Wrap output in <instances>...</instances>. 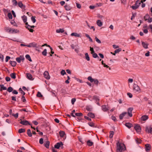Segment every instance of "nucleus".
I'll list each match as a JSON object with an SVG mask.
<instances>
[{"label": "nucleus", "instance_id": "nucleus-1", "mask_svg": "<svg viewBox=\"0 0 152 152\" xmlns=\"http://www.w3.org/2000/svg\"><path fill=\"white\" fill-rule=\"evenodd\" d=\"M117 150L119 152H122L126 150L125 145L123 143H120L119 141L117 143Z\"/></svg>", "mask_w": 152, "mask_h": 152}, {"label": "nucleus", "instance_id": "nucleus-2", "mask_svg": "<svg viewBox=\"0 0 152 152\" xmlns=\"http://www.w3.org/2000/svg\"><path fill=\"white\" fill-rule=\"evenodd\" d=\"M133 91L134 92L138 93L140 92V89L137 85L134 84L133 85Z\"/></svg>", "mask_w": 152, "mask_h": 152}, {"label": "nucleus", "instance_id": "nucleus-3", "mask_svg": "<svg viewBox=\"0 0 152 152\" xmlns=\"http://www.w3.org/2000/svg\"><path fill=\"white\" fill-rule=\"evenodd\" d=\"M88 80L90 81L91 83L94 82V83L96 85V86L98 85L99 83V81L96 79H93L91 77L89 76L88 78Z\"/></svg>", "mask_w": 152, "mask_h": 152}, {"label": "nucleus", "instance_id": "nucleus-4", "mask_svg": "<svg viewBox=\"0 0 152 152\" xmlns=\"http://www.w3.org/2000/svg\"><path fill=\"white\" fill-rule=\"evenodd\" d=\"M20 120L21 121L20 122V123L21 124L24 125H29L31 126V128H32L34 129V130H35V129L34 127H33V126H32V124H30L28 121L25 120L22 121L21 119H20Z\"/></svg>", "mask_w": 152, "mask_h": 152}, {"label": "nucleus", "instance_id": "nucleus-5", "mask_svg": "<svg viewBox=\"0 0 152 152\" xmlns=\"http://www.w3.org/2000/svg\"><path fill=\"white\" fill-rule=\"evenodd\" d=\"M26 28H27L30 32H33L34 31V30L32 28H34L35 26H30L28 24V23H26Z\"/></svg>", "mask_w": 152, "mask_h": 152}, {"label": "nucleus", "instance_id": "nucleus-6", "mask_svg": "<svg viewBox=\"0 0 152 152\" xmlns=\"http://www.w3.org/2000/svg\"><path fill=\"white\" fill-rule=\"evenodd\" d=\"M140 4V2L139 1H136L134 5L132 6L131 7L133 10H136L139 7Z\"/></svg>", "mask_w": 152, "mask_h": 152}, {"label": "nucleus", "instance_id": "nucleus-7", "mask_svg": "<svg viewBox=\"0 0 152 152\" xmlns=\"http://www.w3.org/2000/svg\"><path fill=\"white\" fill-rule=\"evenodd\" d=\"M145 131L148 133H151L152 134V127L151 126H147L146 127Z\"/></svg>", "mask_w": 152, "mask_h": 152}, {"label": "nucleus", "instance_id": "nucleus-8", "mask_svg": "<svg viewBox=\"0 0 152 152\" xmlns=\"http://www.w3.org/2000/svg\"><path fill=\"white\" fill-rule=\"evenodd\" d=\"M133 108L132 107H129L127 109V112H126L128 115L132 117V111H133Z\"/></svg>", "mask_w": 152, "mask_h": 152}, {"label": "nucleus", "instance_id": "nucleus-9", "mask_svg": "<svg viewBox=\"0 0 152 152\" xmlns=\"http://www.w3.org/2000/svg\"><path fill=\"white\" fill-rule=\"evenodd\" d=\"M134 129L136 130L137 132L140 134L141 131V128L140 126L138 125H136L134 127Z\"/></svg>", "mask_w": 152, "mask_h": 152}, {"label": "nucleus", "instance_id": "nucleus-10", "mask_svg": "<svg viewBox=\"0 0 152 152\" xmlns=\"http://www.w3.org/2000/svg\"><path fill=\"white\" fill-rule=\"evenodd\" d=\"M19 30H18L17 29L10 28V33L15 34L17 33H19Z\"/></svg>", "mask_w": 152, "mask_h": 152}, {"label": "nucleus", "instance_id": "nucleus-11", "mask_svg": "<svg viewBox=\"0 0 152 152\" xmlns=\"http://www.w3.org/2000/svg\"><path fill=\"white\" fill-rule=\"evenodd\" d=\"M44 75L45 77L47 80L50 79V76H49L48 72L47 71H45L44 73Z\"/></svg>", "mask_w": 152, "mask_h": 152}, {"label": "nucleus", "instance_id": "nucleus-12", "mask_svg": "<svg viewBox=\"0 0 152 152\" xmlns=\"http://www.w3.org/2000/svg\"><path fill=\"white\" fill-rule=\"evenodd\" d=\"M63 144L62 142H59L57 143L54 146V148H55L58 149L61 147V146H62Z\"/></svg>", "mask_w": 152, "mask_h": 152}, {"label": "nucleus", "instance_id": "nucleus-13", "mask_svg": "<svg viewBox=\"0 0 152 152\" xmlns=\"http://www.w3.org/2000/svg\"><path fill=\"white\" fill-rule=\"evenodd\" d=\"M151 148V145H150L147 144L145 145V151L147 152H148L150 151Z\"/></svg>", "mask_w": 152, "mask_h": 152}, {"label": "nucleus", "instance_id": "nucleus-14", "mask_svg": "<svg viewBox=\"0 0 152 152\" xmlns=\"http://www.w3.org/2000/svg\"><path fill=\"white\" fill-rule=\"evenodd\" d=\"M142 45L145 49H146L148 48V43L142 41Z\"/></svg>", "mask_w": 152, "mask_h": 152}, {"label": "nucleus", "instance_id": "nucleus-15", "mask_svg": "<svg viewBox=\"0 0 152 152\" xmlns=\"http://www.w3.org/2000/svg\"><path fill=\"white\" fill-rule=\"evenodd\" d=\"M26 76L28 79L29 80H34V78H33L32 75L31 74L27 73L26 74Z\"/></svg>", "mask_w": 152, "mask_h": 152}, {"label": "nucleus", "instance_id": "nucleus-16", "mask_svg": "<svg viewBox=\"0 0 152 152\" xmlns=\"http://www.w3.org/2000/svg\"><path fill=\"white\" fill-rule=\"evenodd\" d=\"M37 45V44L34 42H32L30 43L29 45H27V47H36Z\"/></svg>", "mask_w": 152, "mask_h": 152}, {"label": "nucleus", "instance_id": "nucleus-17", "mask_svg": "<svg viewBox=\"0 0 152 152\" xmlns=\"http://www.w3.org/2000/svg\"><path fill=\"white\" fill-rule=\"evenodd\" d=\"M102 109L104 111H107L109 109L108 107L105 105L102 106Z\"/></svg>", "mask_w": 152, "mask_h": 152}, {"label": "nucleus", "instance_id": "nucleus-18", "mask_svg": "<svg viewBox=\"0 0 152 152\" xmlns=\"http://www.w3.org/2000/svg\"><path fill=\"white\" fill-rule=\"evenodd\" d=\"M148 118V116L146 115H144L142 116L141 119L142 121H145L147 120Z\"/></svg>", "mask_w": 152, "mask_h": 152}, {"label": "nucleus", "instance_id": "nucleus-19", "mask_svg": "<svg viewBox=\"0 0 152 152\" xmlns=\"http://www.w3.org/2000/svg\"><path fill=\"white\" fill-rule=\"evenodd\" d=\"M127 114V113L126 112H124L123 113L120 115L119 118L120 119H122L124 117V116L126 114Z\"/></svg>", "mask_w": 152, "mask_h": 152}, {"label": "nucleus", "instance_id": "nucleus-20", "mask_svg": "<svg viewBox=\"0 0 152 152\" xmlns=\"http://www.w3.org/2000/svg\"><path fill=\"white\" fill-rule=\"evenodd\" d=\"M64 8L67 11H69L72 9V7H70L69 5L67 4L65 5Z\"/></svg>", "mask_w": 152, "mask_h": 152}, {"label": "nucleus", "instance_id": "nucleus-21", "mask_svg": "<svg viewBox=\"0 0 152 152\" xmlns=\"http://www.w3.org/2000/svg\"><path fill=\"white\" fill-rule=\"evenodd\" d=\"M21 18L24 23H26L27 21V17L26 16L24 15L21 17Z\"/></svg>", "mask_w": 152, "mask_h": 152}, {"label": "nucleus", "instance_id": "nucleus-22", "mask_svg": "<svg viewBox=\"0 0 152 152\" xmlns=\"http://www.w3.org/2000/svg\"><path fill=\"white\" fill-rule=\"evenodd\" d=\"M3 11L5 15L7 13L8 18H10V12H8V10L6 9H3Z\"/></svg>", "mask_w": 152, "mask_h": 152}, {"label": "nucleus", "instance_id": "nucleus-23", "mask_svg": "<svg viewBox=\"0 0 152 152\" xmlns=\"http://www.w3.org/2000/svg\"><path fill=\"white\" fill-rule=\"evenodd\" d=\"M64 31V30L63 28H60L56 30V32L57 33H63Z\"/></svg>", "mask_w": 152, "mask_h": 152}, {"label": "nucleus", "instance_id": "nucleus-24", "mask_svg": "<svg viewBox=\"0 0 152 152\" xmlns=\"http://www.w3.org/2000/svg\"><path fill=\"white\" fill-rule=\"evenodd\" d=\"M96 23L97 25L99 27H101L102 25V23L100 20H97Z\"/></svg>", "mask_w": 152, "mask_h": 152}, {"label": "nucleus", "instance_id": "nucleus-25", "mask_svg": "<svg viewBox=\"0 0 152 152\" xmlns=\"http://www.w3.org/2000/svg\"><path fill=\"white\" fill-rule=\"evenodd\" d=\"M88 115L90 117L94 118L95 117L94 114L92 113H89L88 114Z\"/></svg>", "mask_w": 152, "mask_h": 152}, {"label": "nucleus", "instance_id": "nucleus-26", "mask_svg": "<svg viewBox=\"0 0 152 152\" xmlns=\"http://www.w3.org/2000/svg\"><path fill=\"white\" fill-rule=\"evenodd\" d=\"M71 36H74L76 37H80V35L77 33H72L71 34Z\"/></svg>", "mask_w": 152, "mask_h": 152}, {"label": "nucleus", "instance_id": "nucleus-27", "mask_svg": "<svg viewBox=\"0 0 152 152\" xmlns=\"http://www.w3.org/2000/svg\"><path fill=\"white\" fill-rule=\"evenodd\" d=\"M125 126L129 128H130L132 126V124L129 123H127L125 124Z\"/></svg>", "mask_w": 152, "mask_h": 152}, {"label": "nucleus", "instance_id": "nucleus-28", "mask_svg": "<svg viewBox=\"0 0 152 152\" xmlns=\"http://www.w3.org/2000/svg\"><path fill=\"white\" fill-rule=\"evenodd\" d=\"M0 90L1 91H2V90H6L7 89V88L4 86L3 85H0Z\"/></svg>", "mask_w": 152, "mask_h": 152}, {"label": "nucleus", "instance_id": "nucleus-29", "mask_svg": "<svg viewBox=\"0 0 152 152\" xmlns=\"http://www.w3.org/2000/svg\"><path fill=\"white\" fill-rule=\"evenodd\" d=\"M93 99H94V100H95L96 101V102H97L98 101H99V99L98 97L97 96H94L93 97Z\"/></svg>", "mask_w": 152, "mask_h": 152}, {"label": "nucleus", "instance_id": "nucleus-30", "mask_svg": "<svg viewBox=\"0 0 152 152\" xmlns=\"http://www.w3.org/2000/svg\"><path fill=\"white\" fill-rule=\"evenodd\" d=\"M91 54L92 55L93 57L94 58H97L98 59L99 58V57L98 56L97 54L95 53V52L94 53H92Z\"/></svg>", "mask_w": 152, "mask_h": 152}, {"label": "nucleus", "instance_id": "nucleus-31", "mask_svg": "<svg viewBox=\"0 0 152 152\" xmlns=\"http://www.w3.org/2000/svg\"><path fill=\"white\" fill-rule=\"evenodd\" d=\"M10 76L12 78L15 79L16 78V74L15 73H12L10 74Z\"/></svg>", "mask_w": 152, "mask_h": 152}, {"label": "nucleus", "instance_id": "nucleus-32", "mask_svg": "<svg viewBox=\"0 0 152 152\" xmlns=\"http://www.w3.org/2000/svg\"><path fill=\"white\" fill-rule=\"evenodd\" d=\"M93 144V142L91 141L90 140H88L87 141V145L89 146H92Z\"/></svg>", "mask_w": 152, "mask_h": 152}, {"label": "nucleus", "instance_id": "nucleus-33", "mask_svg": "<svg viewBox=\"0 0 152 152\" xmlns=\"http://www.w3.org/2000/svg\"><path fill=\"white\" fill-rule=\"evenodd\" d=\"M25 57L27 59L29 60V61H32V60L30 56H29V55L28 54H27L26 55Z\"/></svg>", "mask_w": 152, "mask_h": 152}, {"label": "nucleus", "instance_id": "nucleus-34", "mask_svg": "<svg viewBox=\"0 0 152 152\" xmlns=\"http://www.w3.org/2000/svg\"><path fill=\"white\" fill-rule=\"evenodd\" d=\"M27 134H28V135L30 137H31L32 136V134L31 133V130L30 129H28L27 130Z\"/></svg>", "mask_w": 152, "mask_h": 152}, {"label": "nucleus", "instance_id": "nucleus-35", "mask_svg": "<svg viewBox=\"0 0 152 152\" xmlns=\"http://www.w3.org/2000/svg\"><path fill=\"white\" fill-rule=\"evenodd\" d=\"M10 23L13 26H17V25L16 23L15 22L14 20H12L10 22Z\"/></svg>", "mask_w": 152, "mask_h": 152}, {"label": "nucleus", "instance_id": "nucleus-36", "mask_svg": "<svg viewBox=\"0 0 152 152\" xmlns=\"http://www.w3.org/2000/svg\"><path fill=\"white\" fill-rule=\"evenodd\" d=\"M50 145V142L48 141H47L46 142V143L45 144V146L47 148H49V146Z\"/></svg>", "mask_w": 152, "mask_h": 152}, {"label": "nucleus", "instance_id": "nucleus-37", "mask_svg": "<svg viewBox=\"0 0 152 152\" xmlns=\"http://www.w3.org/2000/svg\"><path fill=\"white\" fill-rule=\"evenodd\" d=\"M86 59L88 61L90 60V58L88 54L87 53H86L85 54Z\"/></svg>", "mask_w": 152, "mask_h": 152}, {"label": "nucleus", "instance_id": "nucleus-38", "mask_svg": "<svg viewBox=\"0 0 152 152\" xmlns=\"http://www.w3.org/2000/svg\"><path fill=\"white\" fill-rule=\"evenodd\" d=\"M59 134L61 137H63L65 135V132L64 131H61L59 132Z\"/></svg>", "mask_w": 152, "mask_h": 152}, {"label": "nucleus", "instance_id": "nucleus-39", "mask_svg": "<svg viewBox=\"0 0 152 152\" xmlns=\"http://www.w3.org/2000/svg\"><path fill=\"white\" fill-rule=\"evenodd\" d=\"M25 132V130L24 129H21L19 130L18 132L20 133L24 132Z\"/></svg>", "mask_w": 152, "mask_h": 152}, {"label": "nucleus", "instance_id": "nucleus-40", "mask_svg": "<svg viewBox=\"0 0 152 152\" xmlns=\"http://www.w3.org/2000/svg\"><path fill=\"white\" fill-rule=\"evenodd\" d=\"M85 36L87 38H88L89 39L90 41L91 42H93V40L90 37L88 34H86Z\"/></svg>", "mask_w": 152, "mask_h": 152}, {"label": "nucleus", "instance_id": "nucleus-41", "mask_svg": "<svg viewBox=\"0 0 152 152\" xmlns=\"http://www.w3.org/2000/svg\"><path fill=\"white\" fill-rule=\"evenodd\" d=\"M10 64L12 66H14L16 65V63L15 61H10Z\"/></svg>", "mask_w": 152, "mask_h": 152}, {"label": "nucleus", "instance_id": "nucleus-42", "mask_svg": "<svg viewBox=\"0 0 152 152\" xmlns=\"http://www.w3.org/2000/svg\"><path fill=\"white\" fill-rule=\"evenodd\" d=\"M12 3L13 5L15 6L17 5L18 3L16 0H13L12 1Z\"/></svg>", "mask_w": 152, "mask_h": 152}, {"label": "nucleus", "instance_id": "nucleus-43", "mask_svg": "<svg viewBox=\"0 0 152 152\" xmlns=\"http://www.w3.org/2000/svg\"><path fill=\"white\" fill-rule=\"evenodd\" d=\"M42 54L44 56H46L47 55V52L46 49H45L42 52Z\"/></svg>", "mask_w": 152, "mask_h": 152}, {"label": "nucleus", "instance_id": "nucleus-44", "mask_svg": "<svg viewBox=\"0 0 152 152\" xmlns=\"http://www.w3.org/2000/svg\"><path fill=\"white\" fill-rule=\"evenodd\" d=\"M150 18L149 16L148 15V14H146L145 15V16L144 17V19L146 21L149 18Z\"/></svg>", "mask_w": 152, "mask_h": 152}, {"label": "nucleus", "instance_id": "nucleus-45", "mask_svg": "<svg viewBox=\"0 0 152 152\" xmlns=\"http://www.w3.org/2000/svg\"><path fill=\"white\" fill-rule=\"evenodd\" d=\"M18 6L21 8H23V3L21 2H18Z\"/></svg>", "mask_w": 152, "mask_h": 152}, {"label": "nucleus", "instance_id": "nucleus-46", "mask_svg": "<svg viewBox=\"0 0 152 152\" xmlns=\"http://www.w3.org/2000/svg\"><path fill=\"white\" fill-rule=\"evenodd\" d=\"M88 124L91 127H94V124L92 122H89L88 123Z\"/></svg>", "mask_w": 152, "mask_h": 152}, {"label": "nucleus", "instance_id": "nucleus-47", "mask_svg": "<svg viewBox=\"0 0 152 152\" xmlns=\"http://www.w3.org/2000/svg\"><path fill=\"white\" fill-rule=\"evenodd\" d=\"M83 114L81 113H75V115L77 116H82Z\"/></svg>", "mask_w": 152, "mask_h": 152}, {"label": "nucleus", "instance_id": "nucleus-48", "mask_svg": "<svg viewBox=\"0 0 152 152\" xmlns=\"http://www.w3.org/2000/svg\"><path fill=\"white\" fill-rule=\"evenodd\" d=\"M31 20L33 23H35L36 22V20L35 18V17L32 16L31 18Z\"/></svg>", "mask_w": 152, "mask_h": 152}, {"label": "nucleus", "instance_id": "nucleus-49", "mask_svg": "<svg viewBox=\"0 0 152 152\" xmlns=\"http://www.w3.org/2000/svg\"><path fill=\"white\" fill-rule=\"evenodd\" d=\"M77 7L79 8L80 9L81 8V5L78 3H76Z\"/></svg>", "mask_w": 152, "mask_h": 152}, {"label": "nucleus", "instance_id": "nucleus-50", "mask_svg": "<svg viewBox=\"0 0 152 152\" xmlns=\"http://www.w3.org/2000/svg\"><path fill=\"white\" fill-rule=\"evenodd\" d=\"M19 91L20 92L23 94V95H24L25 94V93L23 92V91L22 90V89L21 88H20L19 89Z\"/></svg>", "mask_w": 152, "mask_h": 152}, {"label": "nucleus", "instance_id": "nucleus-51", "mask_svg": "<svg viewBox=\"0 0 152 152\" xmlns=\"http://www.w3.org/2000/svg\"><path fill=\"white\" fill-rule=\"evenodd\" d=\"M95 40L98 43H101V42L100 40L98 38L96 37L95 38Z\"/></svg>", "mask_w": 152, "mask_h": 152}, {"label": "nucleus", "instance_id": "nucleus-52", "mask_svg": "<svg viewBox=\"0 0 152 152\" xmlns=\"http://www.w3.org/2000/svg\"><path fill=\"white\" fill-rule=\"evenodd\" d=\"M12 115L16 118H18V113H17L15 114H13Z\"/></svg>", "mask_w": 152, "mask_h": 152}, {"label": "nucleus", "instance_id": "nucleus-53", "mask_svg": "<svg viewBox=\"0 0 152 152\" xmlns=\"http://www.w3.org/2000/svg\"><path fill=\"white\" fill-rule=\"evenodd\" d=\"M121 51V48H119L118 49L116 50L114 52L115 53H118L119 52H120Z\"/></svg>", "mask_w": 152, "mask_h": 152}, {"label": "nucleus", "instance_id": "nucleus-54", "mask_svg": "<svg viewBox=\"0 0 152 152\" xmlns=\"http://www.w3.org/2000/svg\"><path fill=\"white\" fill-rule=\"evenodd\" d=\"M114 135V132L113 131L110 132V138H112Z\"/></svg>", "mask_w": 152, "mask_h": 152}, {"label": "nucleus", "instance_id": "nucleus-55", "mask_svg": "<svg viewBox=\"0 0 152 152\" xmlns=\"http://www.w3.org/2000/svg\"><path fill=\"white\" fill-rule=\"evenodd\" d=\"M61 74L62 75H64L66 74V72L64 70H62L61 72Z\"/></svg>", "mask_w": 152, "mask_h": 152}, {"label": "nucleus", "instance_id": "nucleus-56", "mask_svg": "<svg viewBox=\"0 0 152 152\" xmlns=\"http://www.w3.org/2000/svg\"><path fill=\"white\" fill-rule=\"evenodd\" d=\"M19 57L20 58V59H21V60L22 61H23L24 60L25 58L23 56H20Z\"/></svg>", "mask_w": 152, "mask_h": 152}, {"label": "nucleus", "instance_id": "nucleus-57", "mask_svg": "<svg viewBox=\"0 0 152 152\" xmlns=\"http://www.w3.org/2000/svg\"><path fill=\"white\" fill-rule=\"evenodd\" d=\"M16 61L18 62V63H20L21 61H22L21 59L19 57H17L16 58Z\"/></svg>", "mask_w": 152, "mask_h": 152}, {"label": "nucleus", "instance_id": "nucleus-58", "mask_svg": "<svg viewBox=\"0 0 152 152\" xmlns=\"http://www.w3.org/2000/svg\"><path fill=\"white\" fill-rule=\"evenodd\" d=\"M43 142V138H41L39 139V143L40 144H42Z\"/></svg>", "mask_w": 152, "mask_h": 152}, {"label": "nucleus", "instance_id": "nucleus-59", "mask_svg": "<svg viewBox=\"0 0 152 152\" xmlns=\"http://www.w3.org/2000/svg\"><path fill=\"white\" fill-rule=\"evenodd\" d=\"M4 29L8 33L10 32V29L9 27H5Z\"/></svg>", "mask_w": 152, "mask_h": 152}, {"label": "nucleus", "instance_id": "nucleus-60", "mask_svg": "<svg viewBox=\"0 0 152 152\" xmlns=\"http://www.w3.org/2000/svg\"><path fill=\"white\" fill-rule=\"evenodd\" d=\"M76 101V99L75 98H72L71 100V102L72 104H73Z\"/></svg>", "mask_w": 152, "mask_h": 152}, {"label": "nucleus", "instance_id": "nucleus-61", "mask_svg": "<svg viewBox=\"0 0 152 152\" xmlns=\"http://www.w3.org/2000/svg\"><path fill=\"white\" fill-rule=\"evenodd\" d=\"M37 97H42V96L40 92H38L37 94Z\"/></svg>", "mask_w": 152, "mask_h": 152}, {"label": "nucleus", "instance_id": "nucleus-62", "mask_svg": "<svg viewBox=\"0 0 152 152\" xmlns=\"http://www.w3.org/2000/svg\"><path fill=\"white\" fill-rule=\"evenodd\" d=\"M136 140L137 143H140L141 142V140L140 139H137Z\"/></svg>", "mask_w": 152, "mask_h": 152}, {"label": "nucleus", "instance_id": "nucleus-63", "mask_svg": "<svg viewBox=\"0 0 152 152\" xmlns=\"http://www.w3.org/2000/svg\"><path fill=\"white\" fill-rule=\"evenodd\" d=\"M21 100L24 102H26V99L24 97V96L23 95L22 96V98H21Z\"/></svg>", "mask_w": 152, "mask_h": 152}, {"label": "nucleus", "instance_id": "nucleus-64", "mask_svg": "<svg viewBox=\"0 0 152 152\" xmlns=\"http://www.w3.org/2000/svg\"><path fill=\"white\" fill-rule=\"evenodd\" d=\"M90 50L91 51V54L92 53H94V52L93 48L90 47Z\"/></svg>", "mask_w": 152, "mask_h": 152}]
</instances>
